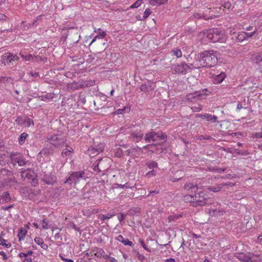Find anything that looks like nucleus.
Returning <instances> with one entry per match:
<instances>
[{
  "label": "nucleus",
  "mask_w": 262,
  "mask_h": 262,
  "mask_svg": "<svg viewBox=\"0 0 262 262\" xmlns=\"http://www.w3.org/2000/svg\"><path fill=\"white\" fill-rule=\"evenodd\" d=\"M47 140L49 143L56 148L62 147L67 141L66 138L59 134L49 136L47 137Z\"/></svg>",
  "instance_id": "nucleus-4"
},
{
  "label": "nucleus",
  "mask_w": 262,
  "mask_h": 262,
  "mask_svg": "<svg viewBox=\"0 0 262 262\" xmlns=\"http://www.w3.org/2000/svg\"><path fill=\"white\" fill-rule=\"evenodd\" d=\"M18 60L19 57L9 52L5 53L2 57V62L5 65L13 66Z\"/></svg>",
  "instance_id": "nucleus-6"
},
{
  "label": "nucleus",
  "mask_w": 262,
  "mask_h": 262,
  "mask_svg": "<svg viewBox=\"0 0 262 262\" xmlns=\"http://www.w3.org/2000/svg\"><path fill=\"white\" fill-rule=\"evenodd\" d=\"M168 0H159L158 5H164L167 3Z\"/></svg>",
  "instance_id": "nucleus-62"
},
{
  "label": "nucleus",
  "mask_w": 262,
  "mask_h": 262,
  "mask_svg": "<svg viewBox=\"0 0 262 262\" xmlns=\"http://www.w3.org/2000/svg\"><path fill=\"white\" fill-rule=\"evenodd\" d=\"M84 172L83 171H77L72 172L70 177L65 181V183L71 184L74 183L75 184L78 183L80 179L83 178Z\"/></svg>",
  "instance_id": "nucleus-8"
},
{
  "label": "nucleus",
  "mask_w": 262,
  "mask_h": 262,
  "mask_svg": "<svg viewBox=\"0 0 262 262\" xmlns=\"http://www.w3.org/2000/svg\"><path fill=\"white\" fill-rule=\"evenodd\" d=\"M206 95L203 91H196L192 93H189L187 94L185 97V100L190 102H195L198 100L204 99L206 98Z\"/></svg>",
  "instance_id": "nucleus-7"
},
{
  "label": "nucleus",
  "mask_w": 262,
  "mask_h": 262,
  "mask_svg": "<svg viewBox=\"0 0 262 262\" xmlns=\"http://www.w3.org/2000/svg\"><path fill=\"white\" fill-rule=\"evenodd\" d=\"M137 150L138 149L136 148L128 149V150H126V154L128 156L133 155L136 151H137Z\"/></svg>",
  "instance_id": "nucleus-41"
},
{
  "label": "nucleus",
  "mask_w": 262,
  "mask_h": 262,
  "mask_svg": "<svg viewBox=\"0 0 262 262\" xmlns=\"http://www.w3.org/2000/svg\"><path fill=\"white\" fill-rule=\"evenodd\" d=\"M149 169H152L158 167V164L155 161H151L147 164Z\"/></svg>",
  "instance_id": "nucleus-35"
},
{
  "label": "nucleus",
  "mask_w": 262,
  "mask_h": 262,
  "mask_svg": "<svg viewBox=\"0 0 262 262\" xmlns=\"http://www.w3.org/2000/svg\"><path fill=\"white\" fill-rule=\"evenodd\" d=\"M10 80H11V78L10 77L3 76L0 77V85H1L3 83H5L6 82Z\"/></svg>",
  "instance_id": "nucleus-40"
},
{
  "label": "nucleus",
  "mask_w": 262,
  "mask_h": 262,
  "mask_svg": "<svg viewBox=\"0 0 262 262\" xmlns=\"http://www.w3.org/2000/svg\"><path fill=\"white\" fill-rule=\"evenodd\" d=\"M41 180L48 185H54L56 182V178L53 174H46L42 178Z\"/></svg>",
  "instance_id": "nucleus-12"
},
{
  "label": "nucleus",
  "mask_w": 262,
  "mask_h": 262,
  "mask_svg": "<svg viewBox=\"0 0 262 262\" xmlns=\"http://www.w3.org/2000/svg\"><path fill=\"white\" fill-rule=\"evenodd\" d=\"M142 0H138L135 3H134L132 5L130 6L131 9L138 8L142 4Z\"/></svg>",
  "instance_id": "nucleus-38"
},
{
  "label": "nucleus",
  "mask_w": 262,
  "mask_h": 262,
  "mask_svg": "<svg viewBox=\"0 0 262 262\" xmlns=\"http://www.w3.org/2000/svg\"><path fill=\"white\" fill-rule=\"evenodd\" d=\"M7 17L3 13H0V20H6Z\"/></svg>",
  "instance_id": "nucleus-61"
},
{
  "label": "nucleus",
  "mask_w": 262,
  "mask_h": 262,
  "mask_svg": "<svg viewBox=\"0 0 262 262\" xmlns=\"http://www.w3.org/2000/svg\"><path fill=\"white\" fill-rule=\"evenodd\" d=\"M243 107L242 104L241 103H238L237 105L236 111L239 112L240 111V110L242 109Z\"/></svg>",
  "instance_id": "nucleus-60"
},
{
  "label": "nucleus",
  "mask_w": 262,
  "mask_h": 262,
  "mask_svg": "<svg viewBox=\"0 0 262 262\" xmlns=\"http://www.w3.org/2000/svg\"><path fill=\"white\" fill-rule=\"evenodd\" d=\"M217 60L216 52L206 51L198 54L196 65L198 67H212L217 63Z\"/></svg>",
  "instance_id": "nucleus-1"
},
{
  "label": "nucleus",
  "mask_w": 262,
  "mask_h": 262,
  "mask_svg": "<svg viewBox=\"0 0 262 262\" xmlns=\"http://www.w3.org/2000/svg\"><path fill=\"white\" fill-rule=\"evenodd\" d=\"M105 253L104 252V251L103 250H102V249H99L98 251L97 252V253L95 254L96 255H97V256L98 257H103V255H105Z\"/></svg>",
  "instance_id": "nucleus-37"
},
{
  "label": "nucleus",
  "mask_w": 262,
  "mask_h": 262,
  "mask_svg": "<svg viewBox=\"0 0 262 262\" xmlns=\"http://www.w3.org/2000/svg\"><path fill=\"white\" fill-rule=\"evenodd\" d=\"M234 185H235V184H233L231 182H229L227 183H221L219 185L216 184L214 186H207V189L210 191H213L214 192H217L218 191H220L223 187H224L226 186H233Z\"/></svg>",
  "instance_id": "nucleus-10"
},
{
  "label": "nucleus",
  "mask_w": 262,
  "mask_h": 262,
  "mask_svg": "<svg viewBox=\"0 0 262 262\" xmlns=\"http://www.w3.org/2000/svg\"><path fill=\"white\" fill-rule=\"evenodd\" d=\"M167 136L162 132H150L145 135V140L147 142L157 141L161 140H165Z\"/></svg>",
  "instance_id": "nucleus-5"
},
{
  "label": "nucleus",
  "mask_w": 262,
  "mask_h": 262,
  "mask_svg": "<svg viewBox=\"0 0 262 262\" xmlns=\"http://www.w3.org/2000/svg\"><path fill=\"white\" fill-rule=\"evenodd\" d=\"M260 260V259L258 258V257H255L254 256H253V257L250 256V260L249 262H259Z\"/></svg>",
  "instance_id": "nucleus-51"
},
{
  "label": "nucleus",
  "mask_w": 262,
  "mask_h": 262,
  "mask_svg": "<svg viewBox=\"0 0 262 262\" xmlns=\"http://www.w3.org/2000/svg\"><path fill=\"white\" fill-rule=\"evenodd\" d=\"M139 242L141 245V246L143 247V248L146 251H149V249L148 248V247H147V246L144 244V242L143 241V240H142L141 239H139Z\"/></svg>",
  "instance_id": "nucleus-48"
},
{
  "label": "nucleus",
  "mask_w": 262,
  "mask_h": 262,
  "mask_svg": "<svg viewBox=\"0 0 262 262\" xmlns=\"http://www.w3.org/2000/svg\"><path fill=\"white\" fill-rule=\"evenodd\" d=\"M13 207V205H10L9 206H3L2 207V209L4 210H8L10 208H12Z\"/></svg>",
  "instance_id": "nucleus-59"
},
{
  "label": "nucleus",
  "mask_w": 262,
  "mask_h": 262,
  "mask_svg": "<svg viewBox=\"0 0 262 262\" xmlns=\"http://www.w3.org/2000/svg\"><path fill=\"white\" fill-rule=\"evenodd\" d=\"M114 215L110 213H107L106 215L100 214L99 215V219L101 220L104 221L105 220H108L111 219Z\"/></svg>",
  "instance_id": "nucleus-32"
},
{
  "label": "nucleus",
  "mask_w": 262,
  "mask_h": 262,
  "mask_svg": "<svg viewBox=\"0 0 262 262\" xmlns=\"http://www.w3.org/2000/svg\"><path fill=\"white\" fill-rule=\"evenodd\" d=\"M11 199L8 191L4 192L0 196V203L4 204L9 202Z\"/></svg>",
  "instance_id": "nucleus-19"
},
{
  "label": "nucleus",
  "mask_w": 262,
  "mask_h": 262,
  "mask_svg": "<svg viewBox=\"0 0 262 262\" xmlns=\"http://www.w3.org/2000/svg\"><path fill=\"white\" fill-rule=\"evenodd\" d=\"M191 67L185 62H182L180 64L175 65L173 70L178 73L185 74L191 70Z\"/></svg>",
  "instance_id": "nucleus-9"
},
{
  "label": "nucleus",
  "mask_w": 262,
  "mask_h": 262,
  "mask_svg": "<svg viewBox=\"0 0 262 262\" xmlns=\"http://www.w3.org/2000/svg\"><path fill=\"white\" fill-rule=\"evenodd\" d=\"M183 200L186 203H189L193 207L203 206L206 204V197L203 192L198 193L186 194L183 196Z\"/></svg>",
  "instance_id": "nucleus-2"
},
{
  "label": "nucleus",
  "mask_w": 262,
  "mask_h": 262,
  "mask_svg": "<svg viewBox=\"0 0 262 262\" xmlns=\"http://www.w3.org/2000/svg\"><path fill=\"white\" fill-rule=\"evenodd\" d=\"M193 16L195 18L198 19H201L203 18L205 20H208L209 18H212V16L210 17H207L206 15L204 14L200 13H195L193 14Z\"/></svg>",
  "instance_id": "nucleus-26"
},
{
  "label": "nucleus",
  "mask_w": 262,
  "mask_h": 262,
  "mask_svg": "<svg viewBox=\"0 0 262 262\" xmlns=\"http://www.w3.org/2000/svg\"><path fill=\"white\" fill-rule=\"evenodd\" d=\"M238 257L239 259L244 262H249L250 260V256L249 254H241Z\"/></svg>",
  "instance_id": "nucleus-29"
},
{
  "label": "nucleus",
  "mask_w": 262,
  "mask_h": 262,
  "mask_svg": "<svg viewBox=\"0 0 262 262\" xmlns=\"http://www.w3.org/2000/svg\"><path fill=\"white\" fill-rule=\"evenodd\" d=\"M209 214L211 216H222L225 213V210L220 206L217 208H212L209 211Z\"/></svg>",
  "instance_id": "nucleus-14"
},
{
  "label": "nucleus",
  "mask_w": 262,
  "mask_h": 262,
  "mask_svg": "<svg viewBox=\"0 0 262 262\" xmlns=\"http://www.w3.org/2000/svg\"><path fill=\"white\" fill-rule=\"evenodd\" d=\"M225 74L224 73H221L216 75L213 78V83L214 84H220L225 79Z\"/></svg>",
  "instance_id": "nucleus-21"
},
{
  "label": "nucleus",
  "mask_w": 262,
  "mask_h": 262,
  "mask_svg": "<svg viewBox=\"0 0 262 262\" xmlns=\"http://www.w3.org/2000/svg\"><path fill=\"white\" fill-rule=\"evenodd\" d=\"M255 34V31H253V32H251V33H246V32H245L246 38H248L251 37H252V36H253Z\"/></svg>",
  "instance_id": "nucleus-53"
},
{
  "label": "nucleus",
  "mask_w": 262,
  "mask_h": 262,
  "mask_svg": "<svg viewBox=\"0 0 262 262\" xmlns=\"http://www.w3.org/2000/svg\"><path fill=\"white\" fill-rule=\"evenodd\" d=\"M178 219V217L177 216H170L168 217L169 221H175L176 220Z\"/></svg>",
  "instance_id": "nucleus-56"
},
{
  "label": "nucleus",
  "mask_w": 262,
  "mask_h": 262,
  "mask_svg": "<svg viewBox=\"0 0 262 262\" xmlns=\"http://www.w3.org/2000/svg\"><path fill=\"white\" fill-rule=\"evenodd\" d=\"M255 59L256 60V62H259L262 61V57L260 55H258L256 56Z\"/></svg>",
  "instance_id": "nucleus-57"
},
{
  "label": "nucleus",
  "mask_w": 262,
  "mask_h": 262,
  "mask_svg": "<svg viewBox=\"0 0 262 262\" xmlns=\"http://www.w3.org/2000/svg\"><path fill=\"white\" fill-rule=\"evenodd\" d=\"M42 228L43 229H48L50 228V226L49 225V223L45 219H43L42 221Z\"/></svg>",
  "instance_id": "nucleus-36"
},
{
  "label": "nucleus",
  "mask_w": 262,
  "mask_h": 262,
  "mask_svg": "<svg viewBox=\"0 0 262 262\" xmlns=\"http://www.w3.org/2000/svg\"><path fill=\"white\" fill-rule=\"evenodd\" d=\"M208 40L212 42H225L227 40V36L224 31L217 29L206 30L203 33Z\"/></svg>",
  "instance_id": "nucleus-3"
},
{
  "label": "nucleus",
  "mask_w": 262,
  "mask_h": 262,
  "mask_svg": "<svg viewBox=\"0 0 262 262\" xmlns=\"http://www.w3.org/2000/svg\"><path fill=\"white\" fill-rule=\"evenodd\" d=\"M212 116L211 114H206L202 115V119H205V120H206L208 121H211V122Z\"/></svg>",
  "instance_id": "nucleus-39"
},
{
  "label": "nucleus",
  "mask_w": 262,
  "mask_h": 262,
  "mask_svg": "<svg viewBox=\"0 0 262 262\" xmlns=\"http://www.w3.org/2000/svg\"><path fill=\"white\" fill-rule=\"evenodd\" d=\"M26 161L23 159L21 155L20 156V158H19V160H18L17 164L19 166H23L26 164Z\"/></svg>",
  "instance_id": "nucleus-44"
},
{
  "label": "nucleus",
  "mask_w": 262,
  "mask_h": 262,
  "mask_svg": "<svg viewBox=\"0 0 262 262\" xmlns=\"http://www.w3.org/2000/svg\"><path fill=\"white\" fill-rule=\"evenodd\" d=\"M184 189L188 192H195L198 190V187L196 184L187 182L184 186Z\"/></svg>",
  "instance_id": "nucleus-13"
},
{
  "label": "nucleus",
  "mask_w": 262,
  "mask_h": 262,
  "mask_svg": "<svg viewBox=\"0 0 262 262\" xmlns=\"http://www.w3.org/2000/svg\"><path fill=\"white\" fill-rule=\"evenodd\" d=\"M125 238L123 237L122 235H119V236H118V237H117V239L121 243H122L123 241H124Z\"/></svg>",
  "instance_id": "nucleus-58"
},
{
  "label": "nucleus",
  "mask_w": 262,
  "mask_h": 262,
  "mask_svg": "<svg viewBox=\"0 0 262 262\" xmlns=\"http://www.w3.org/2000/svg\"><path fill=\"white\" fill-rule=\"evenodd\" d=\"M29 74L31 75L32 77H35V78L39 76L38 73L37 72H30Z\"/></svg>",
  "instance_id": "nucleus-63"
},
{
  "label": "nucleus",
  "mask_w": 262,
  "mask_h": 262,
  "mask_svg": "<svg viewBox=\"0 0 262 262\" xmlns=\"http://www.w3.org/2000/svg\"><path fill=\"white\" fill-rule=\"evenodd\" d=\"M25 123H26V126L28 127H30L31 125H34L33 120L30 118H28L25 121Z\"/></svg>",
  "instance_id": "nucleus-46"
},
{
  "label": "nucleus",
  "mask_w": 262,
  "mask_h": 262,
  "mask_svg": "<svg viewBox=\"0 0 262 262\" xmlns=\"http://www.w3.org/2000/svg\"><path fill=\"white\" fill-rule=\"evenodd\" d=\"M32 259L31 257H27L25 258L23 262H32Z\"/></svg>",
  "instance_id": "nucleus-64"
},
{
  "label": "nucleus",
  "mask_w": 262,
  "mask_h": 262,
  "mask_svg": "<svg viewBox=\"0 0 262 262\" xmlns=\"http://www.w3.org/2000/svg\"><path fill=\"white\" fill-rule=\"evenodd\" d=\"M224 8L226 9H229L231 7V5L230 2H225L222 5Z\"/></svg>",
  "instance_id": "nucleus-52"
},
{
  "label": "nucleus",
  "mask_w": 262,
  "mask_h": 262,
  "mask_svg": "<svg viewBox=\"0 0 262 262\" xmlns=\"http://www.w3.org/2000/svg\"><path fill=\"white\" fill-rule=\"evenodd\" d=\"M19 55L25 61L32 60L33 61H38L40 60V58L38 56H32L31 54H28L27 53H24L23 52H20Z\"/></svg>",
  "instance_id": "nucleus-15"
},
{
  "label": "nucleus",
  "mask_w": 262,
  "mask_h": 262,
  "mask_svg": "<svg viewBox=\"0 0 262 262\" xmlns=\"http://www.w3.org/2000/svg\"><path fill=\"white\" fill-rule=\"evenodd\" d=\"M103 161L102 160H100L98 163L94 166V170L97 172H99L101 171H103L104 170L101 169V166L102 165Z\"/></svg>",
  "instance_id": "nucleus-28"
},
{
  "label": "nucleus",
  "mask_w": 262,
  "mask_h": 262,
  "mask_svg": "<svg viewBox=\"0 0 262 262\" xmlns=\"http://www.w3.org/2000/svg\"><path fill=\"white\" fill-rule=\"evenodd\" d=\"M29 172L30 171L29 170H26V171H21V177L23 178V177H28V174L29 173Z\"/></svg>",
  "instance_id": "nucleus-54"
},
{
  "label": "nucleus",
  "mask_w": 262,
  "mask_h": 262,
  "mask_svg": "<svg viewBox=\"0 0 262 262\" xmlns=\"http://www.w3.org/2000/svg\"><path fill=\"white\" fill-rule=\"evenodd\" d=\"M34 241L38 245H40L41 243L43 242L42 239L39 237H36L34 238Z\"/></svg>",
  "instance_id": "nucleus-47"
},
{
  "label": "nucleus",
  "mask_w": 262,
  "mask_h": 262,
  "mask_svg": "<svg viewBox=\"0 0 262 262\" xmlns=\"http://www.w3.org/2000/svg\"><path fill=\"white\" fill-rule=\"evenodd\" d=\"M27 233V230L24 228H21L19 229L17 236L19 238V241H21L24 239L26 234Z\"/></svg>",
  "instance_id": "nucleus-23"
},
{
  "label": "nucleus",
  "mask_w": 262,
  "mask_h": 262,
  "mask_svg": "<svg viewBox=\"0 0 262 262\" xmlns=\"http://www.w3.org/2000/svg\"><path fill=\"white\" fill-rule=\"evenodd\" d=\"M27 136H28V134L27 133H22L20 135L19 138V140H18L19 143L20 144H23L25 142V141L26 138L27 137Z\"/></svg>",
  "instance_id": "nucleus-33"
},
{
  "label": "nucleus",
  "mask_w": 262,
  "mask_h": 262,
  "mask_svg": "<svg viewBox=\"0 0 262 262\" xmlns=\"http://www.w3.org/2000/svg\"><path fill=\"white\" fill-rule=\"evenodd\" d=\"M140 212V208L139 207L133 208L132 209H130L128 211V213L132 215L138 214Z\"/></svg>",
  "instance_id": "nucleus-31"
},
{
  "label": "nucleus",
  "mask_w": 262,
  "mask_h": 262,
  "mask_svg": "<svg viewBox=\"0 0 262 262\" xmlns=\"http://www.w3.org/2000/svg\"><path fill=\"white\" fill-rule=\"evenodd\" d=\"M21 155L18 153L12 152L10 154V159L12 164L15 166L17 164Z\"/></svg>",
  "instance_id": "nucleus-20"
},
{
  "label": "nucleus",
  "mask_w": 262,
  "mask_h": 262,
  "mask_svg": "<svg viewBox=\"0 0 262 262\" xmlns=\"http://www.w3.org/2000/svg\"><path fill=\"white\" fill-rule=\"evenodd\" d=\"M232 39L236 42H242L246 39L245 32H241L236 34L234 31H230Z\"/></svg>",
  "instance_id": "nucleus-11"
},
{
  "label": "nucleus",
  "mask_w": 262,
  "mask_h": 262,
  "mask_svg": "<svg viewBox=\"0 0 262 262\" xmlns=\"http://www.w3.org/2000/svg\"><path fill=\"white\" fill-rule=\"evenodd\" d=\"M104 149V146L102 144L99 145L98 147H91L89 149V154L90 156L94 157L95 155H97Z\"/></svg>",
  "instance_id": "nucleus-16"
},
{
  "label": "nucleus",
  "mask_w": 262,
  "mask_h": 262,
  "mask_svg": "<svg viewBox=\"0 0 262 262\" xmlns=\"http://www.w3.org/2000/svg\"><path fill=\"white\" fill-rule=\"evenodd\" d=\"M133 138L136 139V142L140 141L143 136V134L141 132H133L131 134Z\"/></svg>",
  "instance_id": "nucleus-22"
},
{
  "label": "nucleus",
  "mask_w": 262,
  "mask_h": 262,
  "mask_svg": "<svg viewBox=\"0 0 262 262\" xmlns=\"http://www.w3.org/2000/svg\"><path fill=\"white\" fill-rule=\"evenodd\" d=\"M171 53L172 55L176 56L178 58H180L182 55V53L181 51L178 49V48H174L171 51Z\"/></svg>",
  "instance_id": "nucleus-27"
},
{
  "label": "nucleus",
  "mask_w": 262,
  "mask_h": 262,
  "mask_svg": "<svg viewBox=\"0 0 262 262\" xmlns=\"http://www.w3.org/2000/svg\"><path fill=\"white\" fill-rule=\"evenodd\" d=\"M151 10L150 9H149V8L146 9L144 11V12L143 13V15L142 16V17L139 16L138 19L140 20H145L148 17V16L151 14Z\"/></svg>",
  "instance_id": "nucleus-25"
},
{
  "label": "nucleus",
  "mask_w": 262,
  "mask_h": 262,
  "mask_svg": "<svg viewBox=\"0 0 262 262\" xmlns=\"http://www.w3.org/2000/svg\"><path fill=\"white\" fill-rule=\"evenodd\" d=\"M148 2L151 6H154L156 4H159V0H148Z\"/></svg>",
  "instance_id": "nucleus-50"
},
{
  "label": "nucleus",
  "mask_w": 262,
  "mask_h": 262,
  "mask_svg": "<svg viewBox=\"0 0 262 262\" xmlns=\"http://www.w3.org/2000/svg\"><path fill=\"white\" fill-rule=\"evenodd\" d=\"M7 240L0 237V245L5 246L6 248H10L11 244L10 243H7Z\"/></svg>",
  "instance_id": "nucleus-34"
},
{
  "label": "nucleus",
  "mask_w": 262,
  "mask_h": 262,
  "mask_svg": "<svg viewBox=\"0 0 262 262\" xmlns=\"http://www.w3.org/2000/svg\"><path fill=\"white\" fill-rule=\"evenodd\" d=\"M252 137L253 138H262V132L253 133Z\"/></svg>",
  "instance_id": "nucleus-45"
},
{
  "label": "nucleus",
  "mask_w": 262,
  "mask_h": 262,
  "mask_svg": "<svg viewBox=\"0 0 262 262\" xmlns=\"http://www.w3.org/2000/svg\"><path fill=\"white\" fill-rule=\"evenodd\" d=\"M140 89L142 92H146L148 91V87L146 84H143L140 86Z\"/></svg>",
  "instance_id": "nucleus-43"
},
{
  "label": "nucleus",
  "mask_w": 262,
  "mask_h": 262,
  "mask_svg": "<svg viewBox=\"0 0 262 262\" xmlns=\"http://www.w3.org/2000/svg\"><path fill=\"white\" fill-rule=\"evenodd\" d=\"M66 148L61 152V156L67 158H71L74 150L71 147L68 146L67 144H66Z\"/></svg>",
  "instance_id": "nucleus-17"
},
{
  "label": "nucleus",
  "mask_w": 262,
  "mask_h": 262,
  "mask_svg": "<svg viewBox=\"0 0 262 262\" xmlns=\"http://www.w3.org/2000/svg\"><path fill=\"white\" fill-rule=\"evenodd\" d=\"M106 34L105 32L102 31L101 32H99V33L95 36L94 38L92 40L90 45L93 44L97 39H103L104 37H105Z\"/></svg>",
  "instance_id": "nucleus-24"
},
{
  "label": "nucleus",
  "mask_w": 262,
  "mask_h": 262,
  "mask_svg": "<svg viewBox=\"0 0 262 262\" xmlns=\"http://www.w3.org/2000/svg\"><path fill=\"white\" fill-rule=\"evenodd\" d=\"M122 243L125 246H133V243L127 238H125Z\"/></svg>",
  "instance_id": "nucleus-42"
},
{
  "label": "nucleus",
  "mask_w": 262,
  "mask_h": 262,
  "mask_svg": "<svg viewBox=\"0 0 262 262\" xmlns=\"http://www.w3.org/2000/svg\"><path fill=\"white\" fill-rule=\"evenodd\" d=\"M0 255H1L3 257L4 260H7L8 258V257L7 256L4 251H0Z\"/></svg>",
  "instance_id": "nucleus-55"
},
{
  "label": "nucleus",
  "mask_w": 262,
  "mask_h": 262,
  "mask_svg": "<svg viewBox=\"0 0 262 262\" xmlns=\"http://www.w3.org/2000/svg\"><path fill=\"white\" fill-rule=\"evenodd\" d=\"M155 175H156V171L154 170L149 171L146 174V176L148 177L155 176Z\"/></svg>",
  "instance_id": "nucleus-49"
},
{
  "label": "nucleus",
  "mask_w": 262,
  "mask_h": 262,
  "mask_svg": "<svg viewBox=\"0 0 262 262\" xmlns=\"http://www.w3.org/2000/svg\"><path fill=\"white\" fill-rule=\"evenodd\" d=\"M83 87L84 84L78 82H73L68 84V89L70 91H75Z\"/></svg>",
  "instance_id": "nucleus-18"
},
{
  "label": "nucleus",
  "mask_w": 262,
  "mask_h": 262,
  "mask_svg": "<svg viewBox=\"0 0 262 262\" xmlns=\"http://www.w3.org/2000/svg\"><path fill=\"white\" fill-rule=\"evenodd\" d=\"M191 108L193 112H198L202 110V106L200 104L197 103L194 104V105L192 106Z\"/></svg>",
  "instance_id": "nucleus-30"
}]
</instances>
